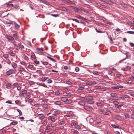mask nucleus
<instances>
[{"label": "nucleus", "instance_id": "393cba45", "mask_svg": "<svg viewBox=\"0 0 134 134\" xmlns=\"http://www.w3.org/2000/svg\"><path fill=\"white\" fill-rule=\"evenodd\" d=\"M31 93L29 92H28L26 93V98L27 99H29L30 97Z\"/></svg>", "mask_w": 134, "mask_h": 134}, {"label": "nucleus", "instance_id": "1a4fd4ad", "mask_svg": "<svg viewBox=\"0 0 134 134\" xmlns=\"http://www.w3.org/2000/svg\"><path fill=\"white\" fill-rule=\"evenodd\" d=\"M76 17L80 19H81L82 20H84L85 21H86V20H87L86 19H85L84 18L82 17L80 15H77L76 16Z\"/></svg>", "mask_w": 134, "mask_h": 134}, {"label": "nucleus", "instance_id": "de8ad7c7", "mask_svg": "<svg viewBox=\"0 0 134 134\" xmlns=\"http://www.w3.org/2000/svg\"><path fill=\"white\" fill-rule=\"evenodd\" d=\"M42 2L47 5H48L49 4V3L48 2L44 0L42 1Z\"/></svg>", "mask_w": 134, "mask_h": 134}, {"label": "nucleus", "instance_id": "c85d7f7f", "mask_svg": "<svg viewBox=\"0 0 134 134\" xmlns=\"http://www.w3.org/2000/svg\"><path fill=\"white\" fill-rule=\"evenodd\" d=\"M14 25L16 29H18L20 27L19 25L16 23H14Z\"/></svg>", "mask_w": 134, "mask_h": 134}, {"label": "nucleus", "instance_id": "a18cd8bd", "mask_svg": "<svg viewBox=\"0 0 134 134\" xmlns=\"http://www.w3.org/2000/svg\"><path fill=\"white\" fill-rule=\"evenodd\" d=\"M95 88L97 89H100L101 88V87L100 86H95Z\"/></svg>", "mask_w": 134, "mask_h": 134}, {"label": "nucleus", "instance_id": "4c0bfd02", "mask_svg": "<svg viewBox=\"0 0 134 134\" xmlns=\"http://www.w3.org/2000/svg\"><path fill=\"white\" fill-rule=\"evenodd\" d=\"M87 99H89V100H91L93 99V97L92 96H89L88 97H87Z\"/></svg>", "mask_w": 134, "mask_h": 134}, {"label": "nucleus", "instance_id": "cd10ccee", "mask_svg": "<svg viewBox=\"0 0 134 134\" xmlns=\"http://www.w3.org/2000/svg\"><path fill=\"white\" fill-rule=\"evenodd\" d=\"M96 104L98 107H102V104L98 102H96Z\"/></svg>", "mask_w": 134, "mask_h": 134}, {"label": "nucleus", "instance_id": "5701e85b", "mask_svg": "<svg viewBox=\"0 0 134 134\" xmlns=\"http://www.w3.org/2000/svg\"><path fill=\"white\" fill-rule=\"evenodd\" d=\"M84 86L83 85H80L79 86V90H83L84 88Z\"/></svg>", "mask_w": 134, "mask_h": 134}, {"label": "nucleus", "instance_id": "a878e982", "mask_svg": "<svg viewBox=\"0 0 134 134\" xmlns=\"http://www.w3.org/2000/svg\"><path fill=\"white\" fill-rule=\"evenodd\" d=\"M47 79L48 77H43L41 78V80L42 81L44 82Z\"/></svg>", "mask_w": 134, "mask_h": 134}, {"label": "nucleus", "instance_id": "dca6fc26", "mask_svg": "<svg viewBox=\"0 0 134 134\" xmlns=\"http://www.w3.org/2000/svg\"><path fill=\"white\" fill-rule=\"evenodd\" d=\"M13 37L18 39L19 38V36L18 35V33L16 34H13Z\"/></svg>", "mask_w": 134, "mask_h": 134}, {"label": "nucleus", "instance_id": "2f4dec72", "mask_svg": "<svg viewBox=\"0 0 134 134\" xmlns=\"http://www.w3.org/2000/svg\"><path fill=\"white\" fill-rule=\"evenodd\" d=\"M60 93V92L59 91H57L55 92V94L56 95H58Z\"/></svg>", "mask_w": 134, "mask_h": 134}, {"label": "nucleus", "instance_id": "72a5a7b5", "mask_svg": "<svg viewBox=\"0 0 134 134\" xmlns=\"http://www.w3.org/2000/svg\"><path fill=\"white\" fill-rule=\"evenodd\" d=\"M3 56L5 58H7L8 57V55L7 54H3Z\"/></svg>", "mask_w": 134, "mask_h": 134}, {"label": "nucleus", "instance_id": "052dcab7", "mask_svg": "<svg viewBox=\"0 0 134 134\" xmlns=\"http://www.w3.org/2000/svg\"><path fill=\"white\" fill-rule=\"evenodd\" d=\"M72 20L73 21H76V22H77V23H80L79 21L78 20H77V19H72Z\"/></svg>", "mask_w": 134, "mask_h": 134}, {"label": "nucleus", "instance_id": "13d9d810", "mask_svg": "<svg viewBox=\"0 0 134 134\" xmlns=\"http://www.w3.org/2000/svg\"><path fill=\"white\" fill-rule=\"evenodd\" d=\"M5 103H9L10 104H12V101L11 100H8L6 101Z\"/></svg>", "mask_w": 134, "mask_h": 134}, {"label": "nucleus", "instance_id": "603ef678", "mask_svg": "<svg viewBox=\"0 0 134 134\" xmlns=\"http://www.w3.org/2000/svg\"><path fill=\"white\" fill-rule=\"evenodd\" d=\"M27 91L26 90H24L22 92V94L23 95L25 94L26 93Z\"/></svg>", "mask_w": 134, "mask_h": 134}, {"label": "nucleus", "instance_id": "412c9836", "mask_svg": "<svg viewBox=\"0 0 134 134\" xmlns=\"http://www.w3.org/2000/svg\"><path fill=\"white\" fill-rule=\"evenodd\" d=\"M124 115L125 116V118H129V113H124Z\"/></svg>", "mask_w": 134, "mask_h": 134}, {"label": "nucleus", "instance_id": "774afa93", "mask_svg": "<svg viewBox=\"0 0 134 134\" xmlns=\"http://www.w3.org/2000/svg\"><path fill=\"white\" fill-rule=\"evenodd\" d=\"M6 62L8 64H10L11 63V61L9 59L7 60Z\"/></svg>", "mask_w": 134, "mask_h": 134}, {"label": "nucleus", "instance_id": "79ce46f5", "mask_svg": "<svg viewBox=\"0 0 134 134\" xmlns=\"http://www.w3.org/2000/svg\"><path fill=\"white\" fill-rule=\"evenodd\" d=\"M47 81L48 83H50L52 82V81L51 79H48L47 80Z\"/></svg>", "mask_w": 134, "mask_h": 134}, {"label": "nucleus", "instance_id": "f03ea898", "mask_svg": "<svg viewBox=\"0 0 134 134\" xmlns=\"http://www.w3.org/2000/svg\"><path fill=\"white\" fill-rule=\"evenodd\" d=\"M5 37L8 41H13L14 39V37L10 35H6Z\"/></svg>", "mask_w": 134, "mask_h": 134}, {"label": "nucleus", "instance_id": "7ed1b4c3", "mask_svg": "<svg viewBox=\"0 0 134 134\" xmlns=\"http://www.w3.org/2000/svg\"><path fill=\"white\" fill-rule=\"evenodd\" d=\"M96 118L94 117L93 118H90L89 120V122L92 124L93 123L94 121H95L96 120Z\"/></svg>", "mask_w": 134, "mask_h": 134}, {"label": "nucleus", "instance_id": "6e6552de", "mask_svg": "<svg viewBox=\"0 0 134 134\" xmlns=\"http://www.w3.org/2000/svg\"><path fill=\"white\" fill-rule=\"evenodd\" d=\"M61 100L64 102H66L68 100V98L66 97H62L60 98Z\"/></svg>", "mask_w": 134, "mask_h": 134}, {"label": "nucleus", "instance_id": "864d4df0", "mask_svg": "<svg viewBox=\"0 0 134 134\" xmlns=\"http://www.w3.org/2000/svg\"><path fill=\"white\" fill-rule=\"evenodd\" d=\"M18 84V83H14L13 84V85L14 87H17Z\"/></svg>", "mask_w": 134, "mask_h": 134}, {"label": "nucleus", "instance_id": "c03bdc74", "mask_svg": "<svg viewBox=\"0 0 134 134\" xmlns=\"http://www.w3.org/2000/svg\"><path fill=\"white\" fill-rule=\"evenodd\" d=\"M66 83L69 85H71L72 84V83L70 81H68L66 82Z\"/></svg>", "mask_w": 134, "mask_h": 134}, {"label": "nucleus", "instance_id": "69168bd1", "mask_svg": "<svg viewBox=\"0 0 134 134\" xmlns=\"http://www.w3.org/2000/svg\"><path fill=\"white\" fill-rule=\"evenodd\" d=\"M119 98L120 99H121L122 100H125V98H124V97L123 96H122V97H119Z\"/></svg>", "mask_w": 134, "mask_h": 134}, {"label": "nucleus", "instance_id": "a19ab883", "mask_svg": "<svg viewBox=\"0 0 134 134\" xmlns=\"http://www.w3.org/2000/svg\"><path fill=\"white\" fill-rule=\"evenodd\" d=\"M55 113L57 115H58L60 114V110H57L54 111Z\"/></svg>", "mask_w": 134, "mask_h": 134}, {"label": "nucleus", "instance_id": "338daca9", "mask_svg": "<svg viewBox=\"0 0 134 134\" xmlns=\"http://www.w3.org/2000/svg\"><path fill=\"white\" fill-rule=\"evenodd\" d=\"M51 15L55 17H56L58 16V15L57 14H51Z\"/></svg>", "mask_w": 134, "mask_h": 134}, {"label": "nucleus", "instance_id": "f3484780", "mask_svg": "<svg viewBox=\"0 0 134 134\" xmlns=\"http://www.w3.org/2000/svg\"><path fill=\"white\" fill-rule=\"evenodd\" d=\"M9 52V53H11V54L10 55L11 56L14 57L15 55V54L13 53V51L12 50H10V51Z\"/></svg>", "mask_w": 134, "mask_h": 134}, {"label": "nucleus", "instance_id": "9d476101", "mask_svg": "<svg viewBox=\"0 0 134 134\" xmlns=\"http://www.w3.org/2000/svg\"><path fill=\"white\" fill-rule=\"evenodd\" d=\"M11 65L14 68L13 70H14V69L17 67V64L14 62L12 63Z\"/></svg>", "mask_w": 134, "mask_h": 134}, {"label": "nucleus", "instance_id": "680f3d73", "mask_svg": "<svg viewBox=\"0 0 134 134\" xmlns=\"http://www.w3.org/2000/svg\"><path fill=\"white\" fill-rule=\"evenodd\" d=\"M12 43L14 45V47H17L16 42V41L14 42V43Z\"/></svg>", "mask_w": 134, "mask_h": 134}, {"label": "nucleus", "instance_id": "aec40b11", "mask_svg": "<svg viewBox=\"0 0 134 134\" xmlns=\"http://www.w3.org/2000/svg\"><path fill=\"white\" fill-rule=\"evenodd\" d=\"M111 125L114 128L120 129V128L119 126H116L114 124H111Z\"/></svg>", "mask_w": 134, "mask_h": 134}, {"label": "nucleus", "instance_id": "a211bd4d", "mask_svg": "<svg viewBox=\"0 0 134 134\" xmlns=\"http://www.w3.org/2000/svg\"><path fill=\"white\" fill-rule=\"evenodd\" d=\"M15 102L16 104L18 105H20L21 103L20 101L18 100H16L15 101Z\"/></svg>", "mask_w": 134, "mask_h": 134}, {"label": "nucleus", "instance_id": "0eeeda50", "mask_svg": "<svg viewBox=\"0 0 134 134\" xmlns=\"http://www.w3.org/2000/svg\"><path fill=\"white\" fill-rule=\"evenodd\" d=\"M96 82L95 81H91L89 82L88 83H87V85H95L96 84Z\"/></svg>", "mask_w": 134, "mask_h": 134}, {"label": "nucleus", "instance_id": "473e14b6", "mask_svg": "<svg viewBox=\"0 0 134 134\" xmlns=\"http://www.w3.org/2000/svg\"><path fill=\"white\" fill-rule=\"evenodd\" d=\"M66 116L68 117H69L70 118H72L73 116L72 115L69 114L68 113H67V115H66Z\"/></svg>", "mask_w": 134, "mask_h": 134}, {"label": "nucleus", "instance_id": "ddd939ff", "mask_svg": "<svg viewBox=\"0 0 134 134\" xmlns=\"http://www.w3.org/2000/svg\"><path fill=\"white\" fill-rule=\"evenodd\" d=\"M110 94L111 96V97L113 98H111L112 99L116 97L117 95V94L115 93H111Z\"/></svg>", "mask_w": 134, "mask_h": 134}, {"label": "nucleus", "instance_id": "6ab92c4d", "mask_svg": "<svg viewBox=\"0 0 134 134\" xmlns=\"http://www.w3.org/2000/svg\"><path fill=\"white\" fill-rule=\"evenodd\" d=\"M36 84L37 85H38L39 86H43L45 87H46V88L47 87V86L46 85H45L44 83H39L38 84L37 83Z\"/></svg>", "mask_w": 134, "mask_h": 134}, {"label": "nucleus", "instance_id": "58836bf2", "mask_svg": "<svg viewBox=\"0 0 134 134\" xmlns=\"http://www.w3.org/2000/svg\"><path fill=\"white\" fill-rule=\"evenodd\" d=\"M113 103L115 105H117L119 104V102L118 101H114L113 102Z\"/></svg>", "mask_w": 134, "mask_h": 134}, {"label": "nucleus", "instance_id": "f704fd0d", "mask_svg": "<svg viewBox=\"0 0 134 134\" xmlns=\"http://www.w3.org/2000/svg\"><path fill=\"white\" fill-rule=\"evenodd\" d=\"M61 10L65 12L67 11V9L65 7L62 8Z\"/></svg>", "mask_w": 134, "mask_h": 134}, {"label": "nucleus", "instance_id": "e433bc0d", "mask_svg": "<svg viewBox=\"0 0 134 134\" xmlns=\"http://www.w3.org/2000/svg\"><path fill=\"white\" fill-rule=\"evenodd\" d=\"M88 103H89V104H93L94 103V101H91V100H88Z\"/></svg>", "mask_w": 134, "mask_h": 134}, {"label": "nucleus", "instance_id": "b1692460", "mask_svg": "<svg viewBox=\"0 0 134 134\" xmlns=\"http://www.w3.org/2000/svg\"><path fill=\"white\" fill-rule=\"evenodd\" d=\"M18 70L22 71L25 70V69L22 67H20L18 68Z\"/></svg>", "mask_w": 134, "mask_h": 134}, {"label": "nucleus", "instance_id": "2eb2a0df", "mask_svg": "<svg viewBox=\"0 0 134 134\" xmlns=\"http://www.w3.org/2000/svg\"><path fill=\"white\" fill-rule=\"evenodd\" d=\"M115 118L116 119L119 121H120L121 119V116L118 115H115Z\"/></svg>", "mask_w": 134, "mask_h": 134}, {"label": "nucleus", "instance_id": "20e7f679", "mask_svg": "<svg viewBox=\"0 0 134 134\" xmlns=\"http://www.w3.org/2000/svg\"><path fill=\"white\" fill-rule=\"evenodd\" d=\"M111 88L114 89H117L119 88H123V87L122 86L118 85L116 86L112 87Z\"/></svg>", "mask_w": 134, "mask_h": 134}, {"label": "nucleus", "instance_id": "f8f14e48", "mask_svg": "<svg viewBox=\"0 0 134 134\" xmlns=\"http://www.w3.org/2000/svg\"><path fill=\"white\" fill-rule=\"evenodd\" d=\"M71 8L74 9L75 12H78L79 11V9L73 6H71Z\"/></svg>", "mask_w": 134, "mask_h": 134}, {"label": "nucleus", "instance_id": "09e8293b", "mask_svg": "<svg viewBox=\"0 0 134 134\" xmlns=\"http://www.w3.org/2000/svg\"><path fill=\"white\" fill-rule=\"evenodd\" d=\"M16 110L19 113L20 115H21L22 114V112L19 109H17Z\"/></svg>", "mask_w": 134, "mask_h": 134}, {"label": "nucleus", "instance_id": "c9c22d12", "mask_svg": "<svg viewBox=\"0 0 134 134\" xmlns=\"http://www.w3.org/2000/svg\"><path fill=\"white\" fill-rule=\"evenodd\" d=\"M17 124V122L16 121L13 122L11 123L10 125H15Z\"/></svg>", "mask_w": 134, "mask_h": 134}, {"label": "nucleus", "instance_id": "ea45409f", "mask_svg": "<svg viewBox=\"0 0 134 134\" xmlns=\"http://www.w3.org/2000/svg\"><path fill=\"white\" fill-rule=\"evenodd\" d=\"M99 72L96 71H93L92 72V73L94 74H97L99 73Z\"/></svg>", "mask_w": 134, "mask_h": 134}, {"label": "nucleus", "instance_id": "bf43d9fd", "mask_svg": "<svg viewBox=\"0 0 134 134\" xmlns=\"http://www.w3.org/2000/svg\"><path fill=\"white\" fill-rule=\"evenodd\" d=\"M14 7L16 8H18L19 9V6L18 5H15L14 6Z\"/></svg>", "mask_w": 134, "mask_h": 134}, {"label": "nucleus", "instance_id": "c756f323", "mask_svg": "<svg viewBox=\"0 0 134 134\" xmlns=\"http://www.w3.org/2000/svg\"><path fill=\"white\" fill-rule=\"evenodd\" d=\"M37 50L39 51L41 53H42L43 52V50L42 48H37Z\"/></svg>", "mask_w": 134, "mask_h": 134}, {"label": "nucleus", "instance_id": "39448f33", "mask_svg": "<svg viewBox=\"0 0 134 134\" xmlns=\"http://www.w3.org/2000/svg\"><path fill=\"white\" fill-rule=\"evenodd\" d=\"M83 108L85 110L88 111H90L92 110V108L91 107L87 106V105H85L83 107Z\"/></svg>", "mask_w": 134, "mask_h": 134}, {"label": "nucleus", "instance_id": "37998d69", "mask_svg": "<svg viewBox=\"0 0 134 134\" xmlns=\"http://www.w3.org/2000/svg\"><path fill=\"white\" fill-rule=\"evenodd\" d=\"M29 84L31 85H34L35 84V82L32 81H31L29 82Z\"/></svg>", "mask_w": 134, "mask_h": 134}, {"label": "nucleus", "instance_id": "e2e57ef3", "mask_svg": "<svg viewBox=\"0 0 134 134\" xmlns=\"http://www.w3.org/2000/svg\"><path fill=\"white\" fill-rule=\"evenodd\" d=\"M75 70L76 72H77L79 71V69L78 67H76L75 68Z\"/></svg>", "mask_w": 134, "mask_h": 134}, {"label": "nucleus", "instance_id": "9b49d317", "mask_svg": "<svg viewBox=\"0 0 134 134\" xmlns=\"http://www.w3.org/2000/svg\"><path fill=\"white\" fill-rule=\"evenodd\" d=\"M11 84L10 83H8L6 84V88L8 89H10L11 88Z\"/></svg>", "mask_w": 134, "mask_h": 134}, {"label": "nucleus", "instance_id": "bb28decb", "mask_svg": "<svg viewBox=\"0 0 134 134\" xmlns=\"http://www.w3.org/2000/svg\"><path fill=\"white\" fill-rule=\"evenodd\" d=\"M126 81L127 84H132V81L131 80H126Z\"/></svg>", "mask_w": 134, "mask_h": 134}, {"label": "nucleus", "instance_id": "0e129e2a", "mask_svg": "<svg viewBox=\"0 0 134 134\" xmlns=\"http://www.w3.org/2000/svg\"><path fill=\"white\" fill-rule=\"evenodd\" d=\"M122 76V75L121 74H117L116 75L117 77L119 78H120V76Z\"/></svg>", "mask_w": 134, "mask_h": 134}, {"label": "nucleus", "instance_id": "6e6d98bb", "mask_svg": "<svg viewBox=\"0 0 134 134\" xmlns=\"http://www.w3.org/2000/svg\"><path fill=\"white\" fill-rule=\"evenodd\" d=\"M131 118L132 119H134V114H131L130 115Z\"/></svg>", "mask_w": 134, "mask_h": 134}, {"label": "nucleus", "instance_id": "4d7b16f0", "mask_svg": "<svg viewBox=\"0 0 134 134\" xmlns=\"http://www.w3.org/2000/svg\"><path fill=\"white\" fill-rule=\"evenodd\" d=\"M70 94L69 93H63V95L65 96H68Z\"/></svg>", "mask_w": 134, "mask_h": 134}, {"label": "nucleus", "instance_id": "8fccbe9b", "mask_svg": "<svg viewBox=\"0 0 134 134\" xmlns=\"http://www.w3.org/2000/svg\"><path fill=\"white\" fill-rule=\"evenodd\" d=\"M127 33L129 34H134V32L133 31H127Z\"/></svg>", "mask_w": 134, "mask_h": 134}, {"label": "nucleus", "instance_id": "49530a36", "mask_svg": "<svg viewBox=\"0 0 134 134\" xmlns=\"http://www.w3.org/2000/svg\"><path fill=\"white\" fill-rule=\"evenodd\" d=\"M123 105H115V107L117 108H121L122 106Z\"/></svg>", "mask_w": 134, "mask_h": 134}, {"label": "nucleus", "instance_id": "5fc2aeb1", "mask_svg": "<svg viewBox=\"0 0 134 134\" xmlns=\"http://www.w3.org/2000/svg\"><path fill=\"white\" fill-rule=\"evenodd\" d=\"M95 30L97 32L100 33H102L103 32L100 30H98L97 29H96Z\"/></svg>", "mask_w": 134, "mask_h": 134}, {"label": "nucleus", "instance_id": "f257e3e1", "mask_svg": "<svg viewBox=\"0 0 134 134\" xmlns=\"http://www.w3.org/2000/svg\"><path fill=\"white\" fill-rule=\"evenodd\" d=\"M15 71V69H14V70L10 69L9 70L6 72V74L7 76L10 75L12 74H14V71Z\"/></svg>", "mask_w": 134, "mask_h": 134}, {"label": "nucleus", "instance_id": "4468645a", "mask_svg": "<svg viewBox=\"0 0 134 134\" xmlns=\"http://www.w3.org/2000/svg\"><path fill=\"white\" fill-rule=\"evenodd\" d=\"M85 104V102L83 101H80L78 103V104L79 105L84 106Z\"/></svg>", "mask_w": 134, "mask_h": 134}, {"label": "nucleus", "instance_id": "4be33fe9", "mask_svg": "<svg viewBox=\"0 0 134 134\" xmlns=\"http://www.w3.org/2000/svg\"><path fill=\"white\" fill-rule=\"evenodd\" d=\"M54 103L56 105H60L62 103L60 101H58L54 102Z\"/></svg>", "mask_w": 134, "mask_h": 134}, {"label": "nucleus", "instance_id": "423d86ee", "mask_svg": "<svg viewBox=\"0 0 134 134\" xmlns=\"http://www.w3.org/2000/svg\"><path fill=\"white\" fill-rule=\"evenodd\" d=\"M79 99L81 100H86L87 99V97H82L81 96L79 97Z\"/></svg>", "mask_w": 134, "mask_h": 134}, {"label": "nucleus", "instance_id": "7c9ffc66", "mask_svg": "<svg viewBox=\"0 0 134 134\" xmlns=\"http://www.w3.org/2000/svg\"><path fill=\"white\" fill-rule=\"evenodd\" d=\"M72 102V100L70 99H68L66 101V103L67 104H70Z\"/></svg>", "mask_w": 134, "mask_h": 134}, {"label": "nucleus", "instance_id": "3c124183", "mask_svg": "<svg viewBox=\"0 0 134 134\" xmlns=\"http://www.w3.org/2000/svg\"><path fill=\"white\" fill-rule=\"evenodd\" d=\"M44 118V116L42 115L41 116H39L38 118L40 120H42Z\"/></svg>", "mask_w": 134, "mask_h": 134}]
</instances>
